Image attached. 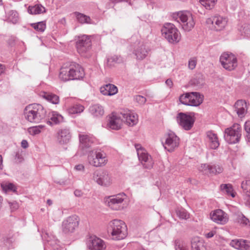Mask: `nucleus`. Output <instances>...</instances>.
I'll use <instances>...</instances> for the list:
<instances>
[{
  "instance_id": "1",
  "label": "nucleus",
  "mask_w": 250,
  "mask_h": 250,
  "mask_svg": "<svg viewBox=\"0 0 250 250\" xmlns=\"http://www.w3.org/2000/svg\"><path fill=\"white\" fill-rule=\"evenodd\" d=\"M46 110L43 107L37 104L27 105L24 110L25 118L33 123H39L46 116Z\"/></svg>"
},
{
  "instance_id": "2",
  "label": "nucleus",
  "mask_w": 250,
  "mask_h": 250,
  "mask_svg": "<svg viewBox=\"0 0 250 250\" xmlns=\"http://www.w3.org/2000/svg\"><path fill=\"white\" fill-rule=\"evenodd\" d=\"M108 233L116 240H122L127 235V229L125 223L121 220L114 219L110 221L107 227Z\"/></svg>"
},
{
  "instance_id": "3",
  "label": "nucleus",
  "mask_w": 250,
  "mask_h": 250,
  "mask_svg": "<svg viewBox=\"0 0 250 250\" xmlns=\"http://www.w3.org/2000/svg\"><path fill=\"white\" fill-rule=\"evenodd\" d=\"M182 28L186 31H190L194 26L195 21L192 14L189 11H180L173 15Z\"/></svg>"
},
{
  "instance_id": "4",
  "label": "nucleus",
  "mask_w": 250,
  "mask_h": 250,
  "mask_svg": "<svg viewBox=\"0 0 250 250\" xmlns=\"http://www.w3.org/2000/svg\"><path fill=\"white\" fill-rule=\"evenodd\" d=\"M163 36L170 43H177L180 39V33L175 26L171 23H166L161 29Z\"/></svg>"
},
{
  "instance_id": "5",
  "label": "nucleus",
  "mask_w": 250,
  "mask_h": 250,
  "mask_svg": "<svg viewBox=\"0 0 250 250\" xmlns=\"http://www.w3.org/2000/svg\"><path fill=\"white\" fill-rule=\"evenodd\" d=\"M241 137V128L238 124H234L225 130L224 138L229 144H233L238 143Z\"/></svg>"
},
{
  "instance_id": "6",
  "label": "nucleus",
  "mask_w": 250,
  "mask_h": 250,
  "mask_svg": "<svg viewBox=\"0 0 250 250\" xmlns=\"http://www.w3.org/2000/svg\"><path fill=\"white\" fill-rule=\"evenodd\" d=\"M220 62L222 66L226 70L232 71L237 66V59L231 53L224 52L220 57Z\"/></svg>"
},
{
  "instance_id": "7",
  "label": "nucleus",
  "mask_w": 250,
  "mask_h": 250,
  "mask_svg": "<svg viewBox=\"0 0 250 250\" xmlns=\"http://www.w3.org/2000/svg\"><path fill=\"white\" fill-rule=\"evenodd\" d=\"M162 144L168 151H173L179 144V138L172 131L166 134L162 140Z\"/></svg>"
},
{
  "instance_id": "8",
  "label": "nucleus",
  "mask_w": 250,
  "mask_h": 250,
  "mask_svg": "<svg viewBox=\"0 0 250 250\" xmlns=\"http://www.w3.org/2000/svg\"><path fill=\"white\" fill-rule=\"evenodd\" d=\"M93 180L98 185L103 187H108L112 183L111 175L105 170H97L94 172Z\"/></svg>"
},
{
  "instance_id": "9",
  "label": "nucleus",
  "mask_w": 250,
  "mask_h": 250,
  "mask_svg": "<svg viewBox=\"0 0 250 250\" xmlns=\"http://www.w3.org/2000/svg\"><path fill=\"white\" fill-rule=\"evenodd\" d=\"M79 219L77 216L72 215L64 219L62 223V230L65 233L73 232L78 228Z\"/></svg>"
},
{
  "instance_id": "10",
  "label": "nucleus",
  "mask_w": 250,
  "mask_h": 250,
  "mask_svg": "<svg viewBox=\"0 0 250 250\" xmlns=\"http://www.w3.org/2000/svg\"><path fill=\"white\" fill-rule=\"evenodd\" d=\"M126 195L124 193L109 196L107 200V205L113 210L122 209L124 208L123 203L126 199Z\"/></svg>"
},
{
  "instance_id": "11",
  "label": "nucleus",
  "mask_w": 250,
  "mask_h": 250,
  "mask_svg": "<svg viewBox=\"0 0 250 250\" xmlns=\"http://www.w3.org/2000/svg\"><path fill=\"white\" fill-rule=\"evenodd\" d=\"M176 120L178 124L186 130H189L192 128L195 121L193 116L183 112L177 115Z\"/></svg>"
},
{
  "instance_id": "12",
  "label": "nucleus",
  "mask_w": 250,
  "mask_h": 250,
  "mask_svg": "<svg viewBox=\"0 0 250 250\" xmlns=\"http://www.w3.org/2000/svg\"><path fill=\"white\" fill-rule=\"evenodd\" d=\"M91 47V42L90 37L86 35L79 36L76 42V47L78 52L81 54L89 51Z\"/></svg>"
},
{
  "instance_id": "13",
  "label": "nucleus",
  "mask_w": 250,
  "mask_h": 250,
  "mask_svg": "<svg viewBox=\"0 0 250 250\" xmlns=\"http://www.w3.org/2000/svg\"><path fill=\"white\" fill-rule=\"evenodd\" d=\"M95 157L93 156H88V161L90 165L98 167L104 166L107 162L105 153L104 152H95Z\"/></svg>"
},
{
  "instance_id": "14",
  "label": "nucleus",
  "mask_w": 250,
  "mask_h": 250,
  "mask_svg": "<svg viewBox=\"0 0 250 250\" xmlns=\"http://www.w3.org/2000/svg\"><path fill=\"white\" fill-rule=\"evenodd\" d=\"M138 157L144 168L149 169L153 167L154 161L146 150H139Z\"/></svg>"
},
{
  "instance_id": "15",
  "label": "nucleus",
  "mask_w": 250,
  "mask_h": 250,
  "mask_svg": "<svg viewBox=\"0 0 250 250\" xmlns=\"http://www.w3.org/2000/svg\"><path fill=\"white\" fill-rule=\"evenodd\" d=\"M121 115L123 122H125L129 126H132L136 125L138 122L137 114L130 110H124L121 112Z\"/></svg>"
},
{
  "instance_id": "16",
  "label": "nucleus",
  "mask_w": 250,
  "mask_h": 250,
  "mask_svg": "<svg viewBox=\"0 0 250 250\" xmlns=\"http://www.w3.org/2000/svg\"><path fill=\"white\" fill-rule=\"evenodd\" d=\"M210 218L214 222L221 225L226 224L229 220L228 214L221 209H218L210 213Z\"/></svg>"
},
{
  "instance_id": "17",
  "label": "nucleus",
  "mask_w": 250,
  "mask_h": 250,
  "mask_svg": "<svg viewBox=\"0 0 250 250\" xmlns=\"http://www.w3.org/2000/svg\"><path fill=\"white\" fill-rule=\"evenodd\" d=\"M56 137L59 144L65 145L70 141L71 134L69 129L62 128L58 130Z\"/></svg>"
},
{
  "instance_id": "18",
  "label": "nucleus",
  "mask_w": 250,
  "mask_h": 250,
  "mask_svg": "<svg viewBox=\"0 0 250 250\" xmlns=\"http://www.w3.org/2000/svg\"><path fill=\"white\" fill-rule=\"evenodd\" d=\"M207 22L208 24L211 23L214 25L216 30L220 31L224 28L227 23V21L226 18L221 16H214L208 19Z\"/></svg>"
},
{
  "instance_id": "19",
  "label": "nucleus",
  "mask_w": 250,
  "mask_h": 250,
  "mask_svg": "<svg viewBox=\"0 0 250 250\" xmlns=\"http://www.w3.org/2000/svg\"><path fill=\"white\" fill-rule=\"evenodd\" d=\"M122 116L112 113L109 117L107 126L109 128L114 130H119L121 128L123 124Z\"/></svg>"
},
{
  "instance_id": "20",
  "label": "nucleus",
  "mask_w": 250,
  "mask_h": 250,
  "mask_svg": "<svg viewBox=\"0 0 250 250\" xmlns=\"http://www.w3.org/2000/svg\"><path fill=\"white\" fill-rule=\"evenodd\" d=\"M201 170L205 174H218L222 173L223 168L218 164H202Z\"/></svg>"
},
{
  "instance_id": "21",
  "label": "nucleus",
  "mask_w": 250,
  "mask_h": 250,
  "mask_svg": "<svg viewBox=\"0 0 250 250\" xmlns=\"http://www.w3.org/2000/svg\"><path fill=\"white\" fill-rule=\"evenodd\" d=\"M229 245L239 250H250V242L246 240L233 239L230 242Z\"/></svg>"
},
{
  "instance_id": "22",
  "label": "nucleus",
  "mask_w": 250,
  "mask_h": 250,
  "mask_svg": "<svg viewBox=\"0 0 250 250\" xmlns=\"http://www.w3.org/2000/svg\"><path fill=\"white\" fill-rule=\"evenodd\" d=\"M80 147L85 151H88L87 149L89 148L92 146L95 139L92 136H89L87 135H80L79 136Z\"/></svg>"
},
{
  "instance_id": "23",
  "label": "nucleus",
  "mask_w": 250,
  "mask_h": 250,
  "mask_svg": "<svg viewBox=\"0 0 250 250\" xmlns=\"http://www.w3.org/2000/svg\"><path fill=\"white\" fill-rule=\"evenodd\" d=\"M89 247L90 250H104L106 246L103 240L94 236L90 238Z\"/></svg>"
},
{
  "instance_id": "24",
  "label": "nucleus",
  "mask_w": 250,
  "mask_h": 250,
  "mask_svg": "<svg viewBox=\"0 0 250 250\" xmlns=\"http://www.w3.org/2000/svg\"><path fill=\"white\" fill-rule=\"evenodd\" d=\"M207 139L209 146L211 149H215L220 145L217 135L213 131H209L207 132Z\"/></svg>"
},
{
  "instance_id": "25",
  "label": "nucleus",
  "mask_w": 250,
  "mask_h": 250,
  "mask_svg": "<svg viewBox=\"0 0 250 250\" xmlns=\"http://www.w3.org/2000/svg\"><path fill=\"white\" fill-rule=\"evenodd\" d=\"M235 111L240 118L244 117L247 113V105L245 100H238L234 105Z\"/></svg>"
},
{
  "instance_id": "26",
  "label": "nucleus",
  "mask_w": 250,
  "mask_h": 250,
  "mask_svg": "<svg viewBox=\"0 0 250 250\" xmlns=\"http://www.w3.org/2000/svg\"><path fill=\"white\" fill-rule=\"evenodd\" d=\"M72 80H80L84 76L83 68L79 64H71Z\"/></svg>"
},
{
  "instance_id": "27",
  "label": "nucleus",
  "mask_w": 250,
  "mask_h": 250,
  "mask_svg": "<svg viewBox=\"0 0 250 250\" xmlns=\"http://www.w3.org/2000/svg\"><path fill=\"white\" fill-rule=\"evenodd\" d=\"M204 96L198 92H190L189 106H197L201 104L203 101Z\"/></svg>"
},
{
  "instance_id": "28",
  "label": "nucleus",
  "mask_w": 250,
  "mask_h": 250,
  "mask_svg": "<svg viewBox=\"0 0 250 250\" xmlns=\"http://www.w3.org/2000/svg\"><path fill=\"white\" fill-rule=\"evenodd\" d=\"M71 65L69 67H62L60 69L59 78L64 82L73 80Z\"/></svg>"
},
{
  "instance_id": "29",
  "label": "nucleus",
  "mask_w": 250,
  "mask_h": 250,
  "mask_svg": "<svg viewBox=\"0 0 250 250\" xmlns=\"http://www.w3.org/2000/svg\"><path fill=\"white\" fill-rule=\"evenodd\" d=\"M48 121L47 123L52 125L53 124H57L63 121V117L55 111L49 112L48 115Z\"/></svg>"
},
{
  "instance_id": "30",
  "label": "nucleus",
  "mask_w": 250,
  "mask_h": 250,
  "mask_svg": "<svg viewBox=\"0 0 250 250\" xmlns=\"http://www.w3.org/2000/svg\"><path fill=\"white\" fill-rule=\"evenodd\" d=\"M149 49L145 45L142 44L138 46L134 52L137 60H142L148 55Z\"/></svg>"
},
{
  "instance_id": "31",
  "label": "nucleus",
  "mask_w": 250,
  "mask_h": 250,
  "mask_svg": "<svg viewBox=\"0 0 250 250\" xmlns=\"http://www.w3.org/2000/svg\"><path fill=\"white\" fill-rule=\"evenodd\" d=\"M89 111L94 117H101L104 112V107L99 104L91 105L89 108Z\"/></svg>"
},
{
  "instance_id": "32",
  "label": "nucleus",
  "mask_w": 250,
  "mask_h": 250,
  "mask_svg": "<svg viewBox=\"0 0 250 250\" xmlns=\"http://www.w3.org/2000/svg\"><path fill=\"white\" fill-rule=\"evenodd\" d=\"M191 250H207L206 246L199 237H194L191 242Z\"/></svg>"
},
{
  "instance_id": "33",
  "label": "nucleus",
  "mask_w": 250,
  "mask_h": 250,
  "mask_svg": "<svg viewBox=\"0 0 250 250\" xmlns=\"http://www.w3.org/2000/svg\"><path fill=\"white\" fill-rule=\"evenodd\" d=\"M0 186L2 190L5 193L12 192H17V188L16 185L8 181H3L0 183Z\"/></svg>"
},
{
  "instance_id": "34",
  "label": "nucleus",
  "mask_w": 250,
  "mask_h": 250,
  "mask_svg": "<svg viewBox=\"0 0 250 250\" xmlns=\"http://www.w3.org/2000/svg\"><path fill=\"white\" fill-rule=\"evenodd\" d=\"M84 107L79 104H75L67 108V111L70 114H80L83 111Z\"/></svg>"
},
{
  "instance_id": "35",
  "label": "nucleus",
  "mask_w": 250,
  "mask_h": 250,
  "mask_svg": "<svg viewBox=\"0 0 250 250\" xmlns=\"http://www.w3.org/2000/svg\"><path fill=\"white\" fill-rule=\"evenodd\" d=\"M28 12L31 14H40L45 12V8L41 4H36L29 6Z\"/></svg>"
},
{
  "instance_id": "36",
  "label": "nucleus",
  "mask_w": 250,
  "mask_h": 250,
  "mask_svg": "<svg viewBox=\"0 0 250 250\" xmlns=\"http://www.w3.org/2000/svg\"><path fill=\"white\" fill-rule=\"evenodd\" d=\"M42 97L48 102L53 104H58L59 103V97L57 95L48 92H43Z\"/></svg>"
},
{
  "instance_id": "37",
  "label": "nucleus",
  "mask_w": 250,
  "mask_h": 250,
  "mask_svg": "<svg viewBox=\"0 0 250 250\" xmlns=\"http://www.w3.org/2000/svg\"><path fill=\"white\" fill-rule=\"evenodd\" d=\"M221 190L228 195L234 197L235 195L233 192L232 186L230 184H222L220 185Z\"/></svg>"
},
{
  "instance_id": "38",
  "label": "nucleus",
  "mask_w": 250,
  "mask_h": 250,
  "mask_svg": "<svg viewBox=\"0 0 250 250\" xmlns=\"http://www.w3.org/2000/svg\"><path fill=\"white\" fill-rule=\"evenodd\" d=\"M78 21L81 23H91V19L89 16L80 13H76Z\"/></svg>"
},
{
  "instance_id": "39",
  "label": "nucleus",
  "mask_w": 250,
  "mask_h": 250,
  "mask_svg": "<svg viewBox=\"0 0 250 250\" xmlns=\"http://www.w3.org/2000/svg\"><path fill=\"white\" fill-rule=\"evenodd\" d=\"M199 1L207 9L210 10L214 7L217 0H199Z\"/></svg>"
},
{
  "instance_id": "40",
  "label": "nucleus",
  "mask_w": 250,
  "mask_h": 250,
  "mask_svg": "<svg viewBox=\"0 0 250 250\" xmlns=\"http://www.w3.org/2000/svg\"><path fill=\"white\" fill-rule=\"evenodd\" d=\"M177 215L182 219H187L189 218V214L187 211L183 208H178L176 210Z\"/></svg>"
},
{
  "instance_id": "41",
  "label": "nucleus",
  "mask_w": 250,
  "mask_h": 250,
  "mask_svg": "<svg viewBox=\"0 0 250 250\" xmlns=\"http://www.w3.org/2000/svg\"><path fill=\"white\" fill-rule=\"evenodd\" d=\"M241 188L243 192L249 197H250V180H246L241 183Z\"/></svg>"
},
{
  "instance_id": "42",
  "label": "nucleus",
  "mask_w": 250,
  "mask_h": 250,
  "mask_svg": "<svg viewBox=\"0 0 250 250\" xmlns=\"http://www.w3.org/2000/svg\"><path fill=\"white\" fill-rule=\"evenodd\" d=\"M31 26L36 30L41 32H43L46 28V23L44 21L32 23Z\"/></svg>"
},
{
  "instance_id": "43",
  "label": "nucleus",
  "mask_w": 250,
  "mask_h": 250,
  "mask_svg": "<svg viewBox=\"0 0 250 250\" xmlns=\"http://www.w3.org/2000/svg\"><path fill=\"white\" fill-rule=\"evenodd\" d=\"M190 92H187L182 94L179 98L180 102L185 105H189Z\"/></svg>"
},
{
  "instance_id": "44",
  "label": "nucleus",
  "mask_w": 250,
  "mask_h": 250,
  "mask_svg": "<svg viewBox=\"0 0 250 250\" xmlns=\"http://www.w3.org/2000/svg\"><path fill=\"white\" fill-rule=\"evenodd\" d=\"M105 88L107 89L109 96L113 95L116 94L118 92L117 87L112 84H107L105 85Z\"/></svg>"
},
{
  "instance_id": "45",
  "label": "nucleus",
  "mask_w": 250,
  "mask_h": 250,
  "mask_svg": "<svg viewBox=\"0 0 250 250\" xmlns=\"http://www.w3.org/2000/svg\"><path fill=\"white\" fill-rule=\"evenodd\" d=\"M124 61L120 56L114 55L107 59L108 62L121 63Z\"/></svg>"
},
{
  "instance_id": "46",
  "label": "nucleus",
  "mask_w": 250,
  "mask_h": 250,
  "mask_svg": "<svg viewBox=\"0 0 250 250\" xmlns=\"http://www.w3.org/2000/svg\"><path fill=\"white\" fill-rule=\"evenodd\" d=\"M245 129L246 132V141L249 145H250V121L245 123Z\"/></svg>"
},
{
  "instance_id": "47",
  "label": "nucleus",
  "mask_w": 250,
  "mask_h": 250,
  "mask_svg": "<svg viewBox=\"0 0 250 250\" xmlns=\"http://www.w3.org/2000/svg\"><path fill=\"white\" fill-rule=\"evenodd\" d=\"M175 250H188L187 247L178 240L175 241Z\"/></svg>"
},
{
  "instance_id": "48",
  "label": "nucleus",
  "mask_w": 250,
  "mask_h": 250,
  "mask_svg": "<svg viewBox=\"0 0 250 250\" xmlns=\"http://www.w3.org/2000/svg\"><path fill=\"white\" fill-rule=\"evenodd\" d=\"M134 99L140 105L144 104L146 101V98L141 95H136L134 96Z\"/></svg>"
},
{
  "instance_id": "49",
  "label": "nucleus",
  "mask_w": 250,
  "mask_h": 250,
  "mask_svg": "<svg viewBox=\"0 0 250 250\" xmlns=\"http://www.w3.org/2000/svg\"><path fill=\"white\" fill-rule=\"evenodd\" d=\"M197 64V59L195 57L190 58L188 61V67L191 70L194 69Z\"/></svg>"
},
{
  "instance_id": "50",
  "label": "nucleus",
  "mask_w": 250,
  "mask_h": 250,
  "mask_svg": "<svg viewBox=\"0 0 250 250\" xmlns=\"http://www.w3.org/2000/svg\"><path fill=\"white\" fill-rule=\"evenodd\" d=\"M8 204L11 212L16 211L19 207L18 203L16 201L8 202Z\"/></svg>"
},
{
  "instance_id": "51",
  "label": "nucleus",
  "mask_w": 250,
  "mask_h": 250,
  "mask_svg": "<svg viewBox=\"0 0 250 250\" xmlns=\"http://www.w3.org/2000/svg\"><path fill=\"white\" fill-rule=\"evenodd\" d=\"M9 20L13 23H16L18 21V14L16 12H12V14L9 17Z\"/></svg>"
},
{
  "instance_id": "52",
  "label": "nucleus",
  "mask_w": 250,
  "mask_h": 250,
  "mask_svg": "<svg viewBox=\"0 0 250 250\" xmlns=\"http://www.w3.org/2000/svg\"><path fill=\"white\" fill-rule=\"evenodd\" d=\"M48 244L52 246L54 249H58L59 246V241L57 239L52 240H47Z\"/></svg>"
},
{
  "instance_id": "53",
  "label": "nucleus",
  "mask_w": 250,
  "mask_h": 250,
  "mask_svg": "<svg viewBox=\"0 0 250 250\" xmlns=\"http://www.w3.org/2000/svg\"><path fill=\"white\" fill-rule=\"evenodd\" d=\"M240 222L245 225L250 226V220L244 215H242L240 218Z\"/></svg>"
},
{
  "instance_id": "54",
  "label": "nucleus",
  "mask_w": 250,
  "mask_h": 250,
  "mask_svg": "<svg viewBox=\"0 0 250 250\" xmlns=\"http://www.w3.org/2000/svg\"><path fill=\"white\" fill-rule=\"evenodd\" d=\"M41 130L37 127V126L30 127L29 128V132L32 135L38 134L41 132Z\"/></svg>"
},
{
  "instance_id": "55",
  "label": "nucleus",
  "mask_w": 250,
  "mask_h": 250,
  "mask_svg": "<svg viewBox=\"0 0 250 250\" xmlns=\"http://www.w3.org/2000/svg\"><path fill=\"white\" fill-rule=\"evenodd\" d=\"M216 233V231L215 230H211L208 232L206 233L205 235L206 238H210L212 237Z\"/></svg>"
},
{
  "instance_id": "56",
  "label": "nucleus",
  "mask_w": 250,
  "mask_h": 250,
  "mask_svg": "<svg viewBox=\"0 0 250 250\" xmlns=\"http://www.w3.org/2000/svg\"><path fill=\"white\" fill-rule=\"evenodd\" d=\"M101 92L104 95H108L109 96V94L108 93V91L107 88H105V85L101 87L100 88Z\"/></svg>"
},
{
  "instance_id": "57",
  "label": "nucleus",
  "mask_w": 250,
  "mask_h": 250,
  "mask_svg": "<svg viewBox=\"0 0 250 250\" xmlns=\"http://www.w3.org/2000/svg\"><path fill=\"white\" fill-rule=\"evenodd\" d=\"M74 195L76 197H80L83 195V192L81 190L76 189L74 191Z\"/></svg>"
},
{
  "instance_id": "58",
  "label": "nucleus",
  "mask_w": 250,
  "mask_h": 250,
  "mask_svg": "<svg viewBox=\"0 0 250 250\" xmlns=\"http://www.w3.org/2000/svg\"><path fill=\"white\" fill-rule=\"evenodd\" d=\"M21 146L23 148H26L28 147V143L26 140H23L21 141Z\"/></svg>"
},
{
  "instance_id": "59",
  "label": "nucleus",
  "mask_w": 250,
  "mask_h": 250,
  "mask_svg": "<svg viewBox=\"0 0 250 250\" xmlns=\"http://www.w3.org/2000/svg\"><path fill=\"white\" fill-rule=\"evenodd\" d=\"M166 84L169 87L171 88L173 85V82L170 79H168L166 81Z\"/></svg>"
},
{
  "instance_id": "60",
  "label": "nucleus",
  "mask_w": 250,
  "mask_h": 250,
  "mask_svg": "<svg viewBox=\"0 0 250 250\" xmlns=\"http://www.w3.org/2000/svg\"><path fill=\"white\" fill-rule=\"evenodd\" d=\"M135 148H136L137 152V155H138V151L139 150H146L145 149L143 148L141 146V145H140V144H136V145H135Z\"/></svg>"
},
{
  "instance_id": "61",
  "label": "nucleus",
  "mask_w": 250,
  "mask_h": 250,
  "mask_svg": "<svg viewBox=\"0 0 250 250\" xmlns=\"http://www.w3.org/2000/svg\"><path fill=\"white\" fill-rule=\"evenodd\" d=\"M244 29V33L245 34H246V36L247 37L250 36V27L249 26H248L247 27H245Z\"/></svg>"
},
{
  "instance_id": "62",
  "label": "nucleus",
  "mask_w": 250,
  "mask_h": 250,
  "mask_svg": "<svg viewBox=\"0 0 250 250\" xmlns=\"http://www.w3.org/2000/svg\"><path fill=\"white\" fill-rule=\"evenodd\" d=\"M75 168L77 170L81 171L84 169V166L83 165H78L75 166Z\"/></svg>"
},
{
  "instance_id": "63",
  "label": "nucleus",
  "mask_w": 250,
  "mask_h": 250,
  "mask_svg": "<svg viewBox=\"0 0 250 250\" xmlns=\"http://www.w3.org/2000/svg\"><path fill=\"white\" fill-rule=\"evenodd\" d=\"M59 22L61 23V24H62L64 25L66 23L65 19L64 18H63L60 19L59 21Z\"/></svg>"
},
{
  "instance_id": "64",
  "label": "nucleus",
  "mask_w": 250,
  "mask_h": 250,
  "mask_svg": "<svg viewBox=\"0 0 250 250\" xmlns=\"http://www.w3.org/2000/svg\"><path fill=\"white\" fill-rule=\"evenodd\" d=\"M3 71H4V66L2 64H0V74L2 73Z\"/></svg>"
}]
</instances>
